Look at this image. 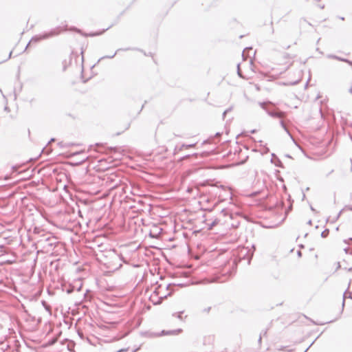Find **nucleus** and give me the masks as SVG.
<instances>
[{"instance_id":"f257e3e1","label":"nucleus","mask_w":352,"mask_h":352,"mask_svg":"<svg viewBox=\"0 0 352 352\" xmlns=\"http://www.w3.org/2000/svg\"><path fill=\"white\" fill-rule=\"evenodd\" d=\"M294 58V54L284 52L279 58L277 64L281 69L287 70L292 65H293Z\"/></svg>"},{"instance_id":"f03ea898","label":"nucleus","mask_w":352,"mask_h":352,"mask_svg":"<svg viewBox=\"0 0 352 352\" xmlns=\"http://www.w3.org/2000/svg\"><path fill=\"white\" fill-rule=\"evenodd\" d=\"M238 74L241 77V78H243V76L241 75V72H240V70L239 69L238 70Z\"/></svg>"},{"instance_id":"7ed1b4c3","label":"nucleus","mask_w":352,"mask_h":352,"mask_svg":"<svg viewBox=\"0 0 352 352\" xmlns=\"http://www.w3.org/2000/svg\"><path fill=\"white\" fill-rule=\"evenodd\" d=\"M290 47L289 45L287 46L286 49H289Z\"/></svg>"}]
</instances>
